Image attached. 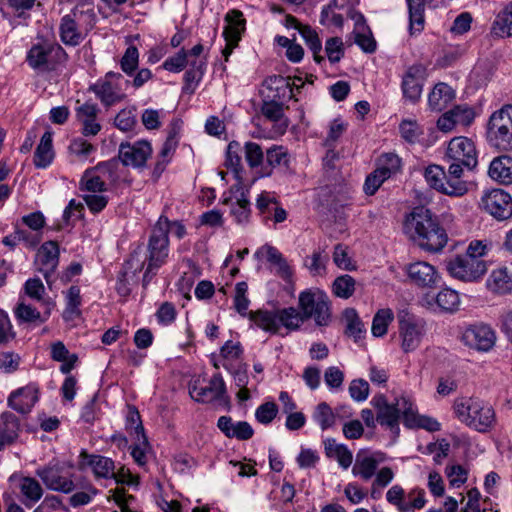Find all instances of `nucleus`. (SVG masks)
Wrapping results in <instances>:
<instances>
[{"label":"nucleus","instance_id":"obj_34","mask_svg":"<svg viewBox=\"0 0 512 512\" xmlns=\"http://www.w3.org/2000/svg\"><path fill=\"white\" fill-rule=\"evenodd\" d=\"M454 90L446 83L436 84L428 95V104L432 110L441 111L454 99Z\"/></svg>","mask_w":512,"mask_h":512},{"label":"nucleus","instance_id":"obj_39","mask_svg":"<svg viewBox=\"0 0 512 512\" xmlns=\"http://www.w3.org/2000/svg\"><path fill=\"white\" fill-rule=\"evenodd\" d=\"M168 243L167 231L163 228V223L159 221L150 236L148 244L150 256H167Z\"/></svg>","mask_w":512,"mask_h":512},{"label":"nucleus","instance_id":"obj_8","mask_svg":"<svg viewBox=\"0 0 512 512\" xmlns=\"http://www.w3.org/2000/svg\"><path fill=\"white\" fill-rule=\"evenodd\" d=\"M445 158L449 164L456 163L467 170H473L478 163L474 142L464 136L454 137L449 141Z\"/></svg>","mask_w":512,"mask_h":512},{"label":"nucleus","instance_id":"obj_11","mask_svg":"<svg viewBox=\"0 0 512 512\" xmlns=\"http://www.w3.org/2000/svg\"><path fill=\"white\" fill-rule=\"evenodd\" d=\"M461 340L472 349L487 352L495 345L496 335L489 325L478 323L466 327L462 332Z\"/></svg>","mask_w":512,"mask_h":512},{"label":"nucleus","instance_id":"obj_44","mask_svg":"<svg viewBox=\"0 0 512 512\" xmlns=\"http://www.w3.org/2000/svg\"><path fill=\"white\" fill-rule=\"evenodd\" d=\"M278 327L288 330H297L305 322L301 311L294 307L277 309Z\"/></svg>","mask_w":512,"mask_h":512},{"label":"nucleus","instance_id":"obj_16","mask_svg":"<svg viewBox=\"0 0 512 512\" xmlns=\"http://www.w3.org/2000/svg\"><path fill=\"white\" fill-rule=\"evenodd\" d=\"M255 207L264 221L273 220L274 223H281L287 218V212L281 207L275 192L262 191L256 197Z\"/></svg>","mask_w":512,"mask_h":512},{"label":"nucleus","instance_id":"obj_54","mask_svg":"<svg viewBox=\"0 0 512 512\" xmlns=\"http://www.w3.org/2000/svg\"><path fill=\"white\" fill-rule=\"evenodd\" d=\"M312 418L322 430H327L335 424L336 414L326 402H321L315 407Z\"/></svg>","mask_w":512,"mask_h":512},{"label":"nucleus","instance_id":"obj_61","mask_svg":"<svg viewBox=\"0 0 512 512\" xmlns=\"http://www.w3.org/2000/svg\"><path fill=\"white\" fill-rule=\"evenodd\" d=\"M426 182L435 190L442 193L446 172L439 165H429L424 172Z\"/></svg>","mask_w":512,"mask_h":512},{"label":"nucleus","instance_id":"obj_24","mask_svg":"<svg viewBox=\"0 0 512 512\" xmlns=\"http://www.w3.org/2000/svg\"><path fill=\"white\" fill-rule=\"evenodd\" d=\"M380 460L374 454L359 451L352 467V474L364 481L370 480L377 470Z\"/></svg>","mask_w":512,"mask_h":512},{"label":"nucleus","instance_id":"obj_7","mask_svg":"<svg viewBox=\"0 0 512 512\" xmlns=\"http://www.w3.org/2000/svg\"><path fill=\"white\" fill-rule=\"evenodd\" d=\"M446 269L454 279L472 283L482 279L488 270V263L481 258H449Z\"/></svg>","mask_w":512,"mask_h":512},{"label":"nucleus","instance_id":"obj_53","mask_svg":"<svg viewBox=\"0 0 512 512\" xmlns=\"http://www.w3.org/2000/svg\"><path fill=\"white\" fill-rule=\"evenodd\" d=\"M243 151L248 166L251 169H261L265 161V154L263 152L262 147L256 142L247 141L244 144Z\"/></svg>","mask_w":512,"mask_h":512},{"label":"nucleus","instance_id":"obj_48","mask_svg":"<svg viewBox=\"0 0 512 512\" xmlns=\"http://www.w3.org/2000/svg\"><path fill=\"white\" fill-rule=\"evenodd\" d=\"M247 192H242L240 197L231 204L230 215L234 221L239 225H245L249 222L251 217L250 201Z\"/></svg>","mask_w":512,"mask_h":512},{"label":"nucleus","instance_id":"obj_35","mask_svg":"<svg viewBox=\"0 0 512 512\" xmlns=\"http://www.w3.org/2000/svg\"><path fill=\"white\" fill-rule=\"evenodd\" d=\"M19 428V420L14 414L0 415V450L18 437Z\"/></svg>","mask_w":512,"mask_h":512},{"label":"nucleus","instance_id":"obj_57","mask_svg":"<svg viewBox=\"0 0 512 512\" xmlns=\"http://www.w3.org/2000/svg\"><path fill=\"white\" fill-rule=\"evenodd\" d=\"M248 285L246 282H238L235 286L234 309L243 317H248L250 300L247 297Z\"/></svg>","mask_w":512,"mask_h":512},{"label":"nucleus","instance_id":"obj_2","mask_svg":"<svg viewBox=\"0 0 512 512\" xmlns=\"http://www.w3.org/2000/svg\"><path fill=\"white\" fill-rule=\"evenodd\" d=\"M453 408L456 417L462 423L478 432H488L495 423L494 409L479 399H457Z\"/></svg>","mask_w":512,"mask_h":512},{"label":"nucleus","instance_id":"obj_12","mask_svg":"<svg viewBox=\"0 0 512 512\" xmlns=\"http://www.w3.org/2000/svg\"><path fill=\"white\" fill-rule=\"evenodd\" d=\"M481 203L485 211L497 220H506L512 216V198L503 189L487 191Z\"/></svg>","mask_w":512,"mask_h":512},{"label":"nucleus","instance_id":"obj_58","mask_svg":"<svg viewBox=\"0 0 512 512\" xmlns=\"http://www.w3.org/2000/svg\"><path fill=\"white\" fill-rule=\"evenodd\" d=\"M401 168V159L394 153H385L381 155L377 162V169L380 170L384 176L390 178L396 174Z\"/></svg>","mask_w":512,"mask_h":512},{"label":"nucleus","instance_id":"obj_20","mask_svg":"<svg viewBox=\"0 0 512 512\" xmlns=\"http://www.w3.org/2000/svg\"><path fill=\"white\" fill-rule=\"evenodd\" d=\"M424 68L421 65L408 67L402 77L401 88L403 96L412 103H416L422 94Z\"/></svg>","mask_w":512,"mask_h":512},{"label":"nucleus","instance_id":"obj_15","mask_svg":"<svg viewBox=\"0 0 512 512\" xmlns=\"http://www.w3.org/2000/svg\"><path fill=\"white\" fill-rule=\"evenodd\" d=\"M39 386L31 382L26 386L13 390L8 399V406L20 414L29 413L39 400Z\"/></svg>","mask_w":512,"mask_h":512},{"label":"nucleus","instance_id":"obj_63","mask_svg":"<svg viewBox=\"0 0 512 512\" xmlns=\"http://www.w3.org/2000/svg\"><path fill=\"white\" fill-rule=\"evenodd\" d=\"M401 137L408 143H416L423 135V129L414 120H403L399 125Z\"/></svg>","mask_w":512,"mask_h":512},{"label":"nucleus","instance_id":"obj_60","mask_svg":"<svg viewBox=\"0 0 512 512\" xmlns=\"http://www.w3.org/2000/svg\"><path fill=\"white\" fill-rule=\"evenodd\" d=\"M139 64V51L136 46H129L120 60L121 70L128 76H132Z\"/></svg>","mask_w":512,"mask_h":512},{"label":"nucleus","instance_id":"obj_6","mask_svg":"<svg viewBox=\"0 0 512 512\" xmlns=\"http://www.w3.org/2000/svg\"><path fill=\"white\" fill-rule=\"evenodd\" d=\"M36 475L50 490L68 494L76 489L72 465L66 462H50L45 467L37 469Z\"/></svg>","mask_w":512,"mask_h":512},{"label":"nucleus","instance_id":"obj_3","mask_svg":"<svg viewBox=\"0 0 512 512\" xmlns=\"http://www.w3.org/2000/svg\"><path fill=\"white\" fill-rule=\"evenodd\" d=\"M486 139L498 151L512 152V105H504L491 114Z\"/></svg>","mask_w":512,"mask_h":512},{"label":"nucleus","instance_id":"obj_47","mask_svg":"<svg viewBox=\"0 0 512 512\" xmlns=\"http://www.w3.org/2000/svg\"><path fill=\"white\" fill-rule=\"evenodd\" d=\"M80 189L90 193H102L107 190V184L105 180L100 176L96 166L91 169H87L80 181Z\"/></svg>","mask_w":512,"mask_h":512},{"label":"nucleus","instance_id":"obj_55","mask_svg":"<svg viewBox=\"0 0 512 512\" xmlns=\"http://www.w3.org/2000/svg\"><path fill=\"white\" fill-rule=\"evenodd\" d=\"M300 35L312 51L315 62L319 64L322 63L324 61V57L320 54L322 51V43L316 31L308 25L307 27L302 28Z\"/></svg>","mask_w":512,"mask_h":512},{"label":"nucleus","instance_id":"obj_27","mask_svg":"<svg viewBox=\"0 0 512 512\" xmlns=\"http://www.w3.org/2000/svg\"><path fill=\"white\" fill-rule=\"evenodd\" d=\"M55 157L53 149V133L47 130L41 137L40 143L38 144L33 163L38 169H45L51 165Z\"/></svg>","mask_w":512,"mask_h":512},{"label":"nucleus","instance_id":"obj_14","mask_svg":"<svg viewBox=\"0 0 512 512\" xmlns=\"http://www.w3.org/2000/svg\"><path fill=\"white\" fill-rule=\"evenodd\" d=\"M406 274L412 284L419 288H436L441 275L426 261H416L406 266Z\"/></svg>","mask_w":512,"mask_h":512},{"label":"nucleus","instance_id":"obj_38","mask_svg":"<svg viewBox=\"0 0 512 512\" xmlns=\"http://www.w3.org/2000/svg\"><path fill=\"white\" fill-rule=\"evenodd\" d=\"M60 38L65 45L77 46L83 40L82 33L78 29V25L71 15H65L61 19Z\"/></svg>","mask_w":512,"mask_h":512},{"label":"nucleus","instance_id":"obj_32","mask_svg":"<svg viewBox=\"0 0 512 512\" xmlns=\"http://www.w3.org/2000/svg\"><path fill=\"white\" fill-rule=\"evenodd\" d=\"M489 176L502 184H512V157L502 155L492 160L488 170Z\"/></svg>","mask_w":512,"mask_h":512},{"label":"nucleus","instance_id":"obj_29","mask_svg":"<svg viewBox=\"0 0 512 512\" xmlns=\"http://www.w3.org/2000/svg\"><path fill=\"white\" fill-rule=\"evenodd\" d=\"M355 20V43L366 53H373L376 50V41L370 28L367 26L364 16L356 13Z\"/></svg>","mask_w":512,"mask_h":512},{"label":"nucleus","instance_id":"obj_21","mask_svg":"<svg viewBox=\"0 0 512 512\" xmlns=\"http://www.w3.org/2000/svg\"><path fill=\"white\" fill-rule=\"evenodd\" d=\"M100 112L97 104L85 102L75 108L76 118L82 125V134L86 137L95 136L101 130V125L97 121Z\"/></svg>","mask_w":512,"mask_h":512},{"label":"nucleus","instance_id":"obj_17","mask_svg":"<svg viewBox=\"0 0 512 512\" xmlns=\"http://www.w3.org/2000/svg\"><path fill=\"white\" fill-rule=\"evenodd\" d=\"M191 397L201 403L222 400L226 394V385L220 373L214 374L206 386H198L195 382L189 388Z\"/></svg>","mask_w":512,"mask_h":512},{"label":"nucleus","instance_id":"obj_4","mask_svg":"<svg viewBox=\"0 0 512 512\" xmlns=\"http://www.w3.org/2000/svg\"><path fill=\"white\" fill-rule=\"evenodd\" d=\"M299 308L304 321L313 319L317 326H327L331 320L327 294L319 289H308L299 294Z\"/></svg>","mask_w":512,"mask_h":512},{"label":"nucleus","instance_id":"obj_50","mask_svg":"<svg viewBox=\"0 0 512 512\" xmlns=\"http://www.w3.org/2000/svg\"><path fill=\"white\" fill-rule=\"evenodd\" d=\"M81 295L80 288L78 286H71L66 294V308L63 312V318L66 321H71L74 318L80 316L81 311Z\"/></svg>","mask_w":512,"mask_h":512},{"label":"nucleus","instance_id":"obj_30","mask_svg":"<svg viewBox=\"0 0 512 512\" xmlns=\"http://www.w3.org/2000/svg\"><path fill=\"white\" fill-rule=\"evenodd\" d=\"M18 488L21 493V502L28 508L33 507L43 496L41 484L33 477H21Z\"/></svg>","mask_w":512,"mask_h":512},{"label":"nucleus","instance_id":"obj_59","mask_svg":"<svg viewBox=\"0 0 512 512\" xmlns=\"http://www.w3.org/2000/svg\"><path fill=\"white\" fill-rule=\"evenodd\" d=\"M393 320V312L391 309L379 310L372 321L371 331L376 337H382L387 333L388 325Z\"/></svg>","mask_w":512,"mask_h":512},{"label":"nucleus","instance_id":"obj_42","mask_svg":"<svg viewBox=\"0 0 512 512\" xmlns=\"http://www.w3.org/2000/svg\"><path fill=\"white\" fill-rule=\"evenodd\" d=\"M438 310L444 313L453 314L459 310V293L449 287L442 288L437 294Z\"/></svg>","mask_w":512,"mask_h":512},{"label":"nucleus","instance_id":"obj_49","mask_svg":"<svg viewBox=\"0 0 512 512\" xmlns=\"http://www.w3.org/2000/svg\"><path fill=\"white\" fill-rule=\"evenodd\" d=\"M77 488V485H76ZM78 488L79 491L75 492L69 498V503L72 507L77 508L80 506L88 505L92 502L94 497L98 495L99 490L90 482L84 481L82 482Z\"/></svg>","mask_w":512,"mask_h":512},{"label":"nucleus","instance_id":"obj_45","mask_svg":"<svg viewBox=\"0 0 512 512\" xmlns=\"http://www.w3.org/2000/svg\"><path fill=\"white\" fill-rule=\"evenodd\" d=\"M205 71V62L203 60H193L190 62V68L184 74L183 91L194 93L197 85L201 81Z\"/></svg>","mask_w":512,"mask_h":512},{"label":"nucleus","instance_id":"obj_31","mask_svg":"<svg viewBox=\"0 0 512 512\" xmlns=\"http://www.w3.org/2000/svg\"><path fill=\"white\" fill-rule=\"evenodd\" d=\"M248 319L255 327L265 332L271 334H277L279 332L277 309H258L256 311H250Z\"/></svg>","mask_w":512,"mask_h":512},{"label":"nucleus","instance_id":"obj_5","mask_svg":"<svg viewBox=\"0 0 512 512\" xmlns=\"http://www.w3.org/2000/svg\"><path fill=\"white\" fill-rule=\"evenodd\" d=\"M65 55L64 49L59 44L40 40L31 46L26 61L32 69L38 72H47L54 70Z\"/></svg>","mask_w":512,"mask_h":512},{"label":"nucleus","instance_id":"obj_43","mask_svg":"<svg viewBox=\"0 0 512 512\" xmlns=\"http://www.w3.org/2000/svg\"><path fill=\"white\" fill-rule=\"evenodd\" d=\"M14 315L19 323H44L50 312L47 311L45 316H42L36 308L20 301L14 308Z\"/></svg>","mask_w":512,"mask_h":512},{"label":"nucleus","instance_id":"obj_33","mask_svg":"<svg viewBox=\"0 0 512 512\" xmlns=\"http://www.w3.org/2000/svg\"><path fill=\"white\" fill-rule=\"evenodd\" d=\"M402 397L396 398L394 403L389 404L377 412L376 420L381 426H385L392 432H399L400 414L403 415V408L398 405Z\"/></svg>","mask_w":512,"mask_h":512},{"label":"nucleus","instance_id":"obj_64","mask_svg":"<svg viewBox=\"0 0 512 512\" xmlns=\"http://www.w3.org/2000/svg\"><path fill=\"white\" fill-rule=\"evenodd\" d=\"M426 492L423 488L415 487L406 493L404 504L410 506L409 510H402V512H415L421 510L426 505Z\"/></svg>","mask_w":512,"mask_h":512},{"label":"nucleus","instance_id":"obj_10","mask_svg":"<svg viewBox=\"0 0 512 512\" xmlns=\"http://www.w3.org/2000/svg\"><path fill=\"white\" fill-rule=\"evenodd\" d=\"M152 155L150 142L139 140L134 143L122 142L119 145L118 158L124 166L142 169Z\"/></svg>","mask_w":512,"mask_h":512},{"label":"nucleus","instance_id":"obj_52","mask_svg":"<svg viewBox=\"0 0 512 512\" xmlns=\"http://www.w3.org/2000/svg\"><path fill=\"white\" fill-rule=\"evenodd\" d=\"M343 320L346 324L345 334L353 337L355 340L361 337L364 332V325L360 320L357 311L353 308H347L343 312Z\"/></svg>","mask_w":512,"mask_h":512},{"label":"nucleus","instance_id":"obj_9","mask_svg":"<svg viewBox=\"0 0 512 512\" xmlns=\"http://www.w3.org/2000/svg\"><path fill=\"white\" fill-rule=\"evenodd\" d=\"M121 79H123L122 74L113 71L107 72L104 78L97 80L89 87V91H92L104 106L110 107L124 97L118 86Z\"/></svg>","mask_w":512,"mask_h":512},{"label":"nucleus","instance_id":"obj_1","mask_svg":"<svg viewBox=\"0 0 512 512\" xmlns=\"http://www.w3.org/2000/svg\"><path fill=\"white\" fill-rule=\"evenodd\" d=\"M404 231L424 252L438 253L446 245L448 237L433 213L423 207H415L404 221Z\"/></svg>","mask_w":512,"mask_h":512},{"label":"nucleus","instance_id":"obj_26","mask_svg":"<svg viewBox=\"0 0 512 512\" xmlns=\"http://www.w3.org/2000/svg\"><path fill=\"white\" fill-rule=\"evenodd\" d=\"M226 26L223 37L226 42L239 43L242 33L245 31L246 20L239 10H231L225 15Z\"/></svg>","mask_w":512,"mask_h":512},{"label":"nucleus","instance_id":"obj_56","mask_svg":"<svg viewBox=\"0 0 512 512\" xmlns=\"http://www.w3.org/2000/svg\"><path fill=\"white\" fill-rule=\"evenodd\" d=\"M59 264V258H35V269L41 273L47 284L51 285L56 280V268Z\"/></svg>","mask_w":512,"mask_h":512},{"label":"nucleus","instance_id":"obj_36","mask_svg":"<svg viewBox=\"0 0 512 512\" xmlns=\"http://www.w3.org/2000/svg\"><path fill=\"white\" fill-rule=\"evenodd\" d=\"M327 457L334 458L343 469H348L353 461L352 452L344 444H339L333 438L324 440Z\"/></svg>","mask_w":512,"mask_h":512},{"label":"nucleus","instance_id":"obj_28","mask_svg":"<svg viewBox=\"0 0 512 512\" xmlns=\"http://www.w3.org/2000/svg\"><path fill=\"white\" fill-rule=\"evenodd\" d=\"M486 287L493 294H512V274L507 268L493 270L486 280Z\"/></svg>","mask_w":512,"mask_h":512},{"label":"nucleus","instance_id":"obj_51","mask_svg":"<svg viewBox=\"0 0 512 512\" xmlns=\"http://www.w3.org/2000/svg\"><path fill=\"white\" fill-rule=\"evenodd\" d=\"M125 428L131 436L134 438H142V443L145 442L146 435L144 433V427L140 414L135 406H128Z\"/></svg>","mask_w":512,"mask_h":512},{"label":"nucleus","instance_id":"obj_25","mask_svg":"<svg viewBox=\"0 0 512 512\" xmlns=\"http://www.w3.org/2000/svg\"><path fill=\"white\" fill-rule=\"evenodd\" d=\"M464 169L458 164H449L442 193L450 196H462L467 192L466 182L461 179Z\"/></svg>","mask_w":512,"mask_h":512},{"label":"nucleus","instance_id":"obj_37","mask_svg":"<svg viewBox=\"0 0 512 512\" xmlns=\"http://www.w3.org/2000/svg\"><path fill=\"white\" fill-rule=\"evenodd\" d=\"M409 11V31L411 35L420 33L425 24L426 0H406Z\"/></svg>","mask_w":512,"mask_h":512},{"label":"nucleus","instance_id":"obj_22","mask_svg":"<svg viewBox=\"0 0 512 512\" xmlns=\"http://www.w3.org/2000/svg\"><path fill=\"white\" fill-rule=\"evenodd\" d=\"M290 165V155L283 146L273 145L266 150L264 165L259 169V177H269L273 170L278 168L288 170Z\"/></svg>","mask_w":512,"mask_h":512},{"label":"nucleus","instance_id":"obj_62","mask_svg":"<svg viewBox=\"0 0 512 512\" xmlns=\"http://www.w3.org/2000/svg\"><path fill=\"white\" fill-rule=\"evenodd\" d=\"M333 293L343 299L351 297L355 290V281L349 275L337 277L333 283Z\"/></svg>","mask_w":512,"mask_h":512},{"label":"nucleus","instance_id":"obj_13","mask_svg":"<svg viewBox=\"0 0 512 512\" xmlns=\"http://www.w3.org/2000/svg\"><path fill=\"white\" fill-rule=\"evenodd\" d=\"M78 468L90 469L96 479H110L114 476L115 462L106 456L90 454L82 449L78 456Z\"/></svg>","mask_w":512,"mask_h":512},{"label":"nucleus","instance_id":"obj_41","mask_svg":"<svg viewBox=\"0 0 512 512\" xmlns=\"http://www.w3.org/2000/svg\"><path fill=\"white\" fill-rule=\"evenodd\" d=\"M243 148L237 141H231L226 149L225 166L231 169L239 183L242 182L241 173L243 172L242 156Z\"/></svg>","mask_w":512,"mask_h":512},{"label":"nucleus","instance_id":"obj_18","mask_svg":"<svg viewBox=\"0 0 512 512\" xmlns=\"http://www.w3.org/2000/svg\"><path fill=\"white\" fill-rule=\"evenodd\" d=\"M398 405L403 408V423L407 428H422L430 432H436L441 429V424L436 419L426 415H419L410 399L402 396Z\"/></svg>","mask_w":512,"mask_h":512},{"label":"nucleus","instance_id":"obj_23","mask_svg":"<svg viewBox=\"0 0 512 512\" xmlns=\"http://www.w3.org/2000/svg\"><path fill=\"white\" fill-rule=\"evenodd\" d=\"M217 428L227 437L246 441L253 437L254 430L246 421L234 422L230 416H221L217 421Z\"/></svg>","mask_w":512,"mask_h":512},{"label":"nucleus","instance_id":"obj_40","mask_svg":"<svg viewBox=\"0 0 512 512\" xmlns=\"http://www.w3.org/2000/svg\"><path fill=\"white\" fill-rule=\"evenodd\" d=\"M176 147L177 140L175 138V134L170 133L166 141L163 143L159 154L157 155V160L152 172V176L155 180L159 179L161 174L164 172Z\"/></svg>","mask_w":512,"mask_h":512},{"label":"nucleus","instance_id":"obj_46","mask_svg":"<svg viewBox=\"0 0 512 512\" xmlns=\"http://www.w3.org/2000/svg\"><path fill=\"white\" fill-rule=\"evenodd\" d=\"M492 32L501 38L512 37V2L496 16Z\"/></svg>","mask_w":512,"mask_h":512},{"label":"nucleus","instance_id":"obj_19","mask_svg":"<svg viewBox=\"0 0 512 512\" xmlns=\"http://www.w3.org/2000/svg\"><path fill=\"white\" fill-rule=\"evenodd\" d=\"M399 332L403 351L406 353L414 351L424 335V322L411 317L402 318L399 320Z\"/></svg>","mask_w":512,"mask_h":512}]
</instances>
